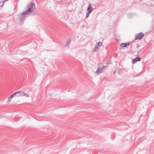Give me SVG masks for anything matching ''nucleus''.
<instances>
[{
	"mask_svg": "<svg viewBox=\"0 0 154 154\" xmlns=\"http://www.w3.org/2000/svg\"><path fill=\"white\" fill-rule=\"evenodd\" d=\"M23 96H24L26 97H29V95L27 93H25L23 92Z\"/></svg>",
	"mask_w": 154,
	"mask_h": 154,
	"instance_id": "10",
	"label": "nucleus"
},
{
	"mask_svg": "<svg viewBox=\"0 0 154 154\" xmlns=\"http://www.w3.org/2000/svg\"><path fill=\"white\" fill-rule=\"evenodd\" d=\"M102 65V64H99L100 66H99L97 68V70L95 72V73L97 74H100L102 72L101 70L104 69L107 66L103 65L101 66Z\"/></svg>",
	"mask_w": 154,
	"mask_h": 154,
	"instance_id": "2",
	"label": "nucleus"
},
{
	"mask_svg": "<svg viewBox=\"0 0 154 154\" xmlns=\"http://www.w3.org/2000/svg\"><path fill=\"white\" fill-rule=\"evenodd\" d=\"M23 93V91H20L15 92V93H14V94H15V95H18V97L19 96H22Z\"/></svg>",
	"mask_w": 154,
	"mask_h": 154,
	"instance_id": "6",
	"label": "nucleus"
},
{
	"mask_svg": "<svg viewBox=\"0 0 154 154\" xmlns=\"http://www.w3.org/2000/svg\"><path fill=\"white\" fill-rule=\"evenodd\" d=\"M8 0H2V2L3 3H5V2H6V1H8Z\"/></svg>",
	"mask_w": 154,
	"mask_h": 154,
	"instance_id": "12",
	"label": "nucleus"
},
{
	"mask_svg": "<svg viewBox=\"0 0 154 154\" xmlns=\"http://www.w3.org/2000/svg\"><path fill=\"white\" fill-rule=\"evenodd\" d=\"M115 72H116V71H114V73H115Z\"/></svg>",
	"mask_w": 154,
	"mask_h": 154,
	"instance_id": "13",
	"label": "nucleus"
},
{
	"mask_svg": "<svg viewBox=\"0 0 154 154\" xmlns=\"http://www.w3.org/2000/svg\"><path fill=\"white\" fill-rule=\"evenodd\" d=\"M87 10L88 11L86 14L85 17V19H87L88 17L89 14L92 12L93 11V8L91 5L90 4L89 5Z\"/></svg>",
	"mask_w": 154,
	"mask_h": 154,
	"instance_id": "3",
	"label": "nucleus"
},
{
	"mask_svg": "<svg viewBox=\"0 0 154 154\" xmlns=\"http://www.w3.org/2000/svg\"><path fill=\"white\" fill-rule=\"evenodd\" d=\"M71 41V40L70 38H69L68 39L67 41H66V45H69V43H70V42Z\"/></svg>",
	"mask_w": 154,
	"mask_h": 154,
	"instance_id": "11",
	"label": "nucleus"
},
{
	"mask_svg": "<svg viewBox=\"0 0 154 154\" xmlns=\"http://www.w3.org/2000/svg\"><path fill=\"white\" fill-rule=\"evenodd\" d=\"M35 8V4L34 3H31L29 4L27 6V10L23 13H21L18 16H20V20L25 19V15L28 14L33 12Z\"/></svg>",
	"mask_w": 154,
	"mask_h": 154,
	"instance_id": "1",
	"label": "nucleus"
},
{
	"mask_svg": "<svg viewBox=\"0 0 154 154\" xmlns=\"http://www.w3.org/2000/svg\"><path fill=\"white\" fill-rule=\"evenodd\" d=\"M144 36V34L142 32H140L136 35L135 38V40L142 39Z\"/></svg>",
	"mask_w": 154,
	"mask_h": 154,
	"instance_id": "4",
	"label": "nucleus"
},
{
	"mask_svg": "<svg viewBox=\"0 0 154 154\" xmlns=\"http://www.w3.org/2000/svg\"><path fill=\"white\" fill-rule=\"evenodd\" d=\"M130 45V43L128 42V43H123L121 44L120 45V46L121 47H127L128 45Z\"/></svg>",
	"mask_w": 154,
	"mask_h": 154,
	"instance_id": "8",
	"label": "nucleus"
},
{
	"mask_svg": "<svg viewBox=\"0 0 154 154\" xmlns=\"http://www.w3.org/2000/svg\"><path fill=\"white\" fill-rule=\"evenodd\" d=\"M13 94L12 95H11L8 98V100L7 101V103H9L10 102L11 99L12 98H13L14 97L15 95V94Z\"/></svg>",
	"mask_w": 154,
	"mask_h": 154,
	"instance_id": "9",
	"label": "nucleus"
},
{
	"mask_svg": "<svg viewBox=\"0 0 154 154\" xmlns=\"http://www.w3.org/2000/svg\"><path fill=\"white\" fill-rule=\"evenodd\" d=\"M102 43L101 42H99L97 43L95 46L94 50L97 51L98 50V48L102 45Z\"/></svg>",
	"mask_w": 154,
	"mask_h": 154,
	"instance_id": "5",
	"label": "nucleus"
},
{
	"mask_svg": "<svg viewBox=\"0 0 154 154\" xmlns=\"http://www.w3.org/2000/svg\"><path fill=\"white\" fill-rule=\"evenodd\" d=\"M141 58L140 57H136L133 60V63H135L137 61H141Z\"/></svg>",
	"mask_w": 154,
	"mask_h": 154,
	"instance_id": "7",
	"label": "nucleus"
}]
</instances>
